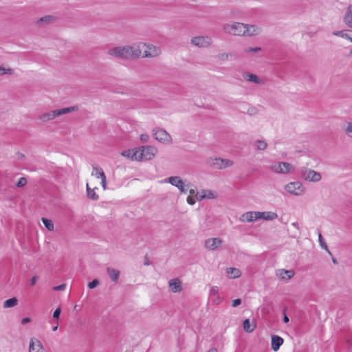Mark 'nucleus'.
Returning <instances> with one entry per match:
<instances>
[{
  "instance_id": "obj_57",
  "label": "nucleus",
  "mask_w": 352,
  "mask_h": 352,
  "mask_svg": "<svg viewBox=\"0 0 352 352\" xmlns=\"http://www.w3.org/2000/svg\"><path fill=\"white\" fill-rule=\"evenodd\" d=\"M57 329H58V325H56V326L54 327H53V329H52V330H53L54 331H56V330H57Z\"/></svg>"
},
{
  "instance_id": "obj_51",
  "label": "nucleus",
  "mask_w": 352,
  "mask_h": 352,
  "mask_svg": "<svg viewBox=\"0 0 352 352\" xmlns=\"http://www.w3.org/2000/svg\"><path fill=\"white\" fill-rule=\"evenodd\" d=\"M189 192H190V195L189 196H193L194 197V196H196V193L197 192H196V190H194V189H190L189 190Z\"/></svg>"
},
{
  "instance_id": "obj_44",
  "label": "nucleus",
  "mask_w": 352,
  "mask_h": 352,
  "mask_svg": "<svg viewBox=\"0 0 352 352\" xmlns=\"http://www.w3.org/2000/svg\"><path fill=\"white\" fill-rule=\"evenodd\" d=\"M61 312V309L60 307H58L55 309L53 314V317L56 319H58L60 317V314Z\"/></svg>"
},
{
  "instance_id": "obj_4",
  "label": "nucleus",
  "mask_w": 352,
  "mask_h": 352,
  "mask_svg": "<svg viewBox=\"0 0 352 352\" xmlns=\"http://www.w3.org/2000/svg\"><path fill=\"white\" fill-rule=\"evenodd\" d=\"M138 47V58L142 57H156L161 54V49L153 45H146L144 43H136Z\"/></svg>"
},
{
  "instance_id": "obj_32",
  "label": "nucleus",
  "mask_w": 352,
  "mask_h": 352,
  "mask_svg": "<svg viewBox=\"0 0 352 352\" xmlns=\"http://www.w3.org/2000/svg\"><path fill=\"white\" fill-rule=\"evenodd\" d=\"M42 221H43L44 226H45V228L49 231L54 230V223L51 220L43 217V218H42Z\"/></svg>"
},
{
  "instance_id": "obj_1",
  "label": "nucleus",
  "mask_w": 352,
  "mask_h": 352,
  "mask_svg": "<svg viewBox=\"0 0 352 352\" xmlns=\"http://www.w3.org/2000/svg\"><path fill=\"white\" fill-rule=\"evenodd\" d=\"M138 47L136 43L132 45L119 46L111 48L108 50V54L111 56L120 59H131L138 58Z\"/></svg>"
},
{
  "instance_id": "obj_14",
  "label": "nucleus",
  "mask_w": 352,
  "mask_h": 352,
  "mask_svg": "<svg viewBox=\"0 0 352 352\" xmlns=\"http://www.w3.org/2000/svg\"><path fill=\"white\" fill-rule=\"evenodd\" d=\"M223 241L219 238H210L205 241V247L209 250H215L221 245Z\"/></svg>"
},
{
  "instance_id": "obj_36",
  "label": "nucleus",
  "mask_w": 352,
  "mask_h": 352,
  "mask_svg": "<svg viewBox=\"0 0 352 352\" xmlns=\"http://www.w3.org/2000/svg\"><path fill=\"white\" fill-rule=\"evenodd\" d=\"M260 51H261V48L258 47H248V48L244 49V50H243L244 53H245V54H249V53H251V52L257 53V52H258Z\"/></svg>"
},
{
  "instance_id": "obj_31",
  "label": "nucleus",
  "mask_w": 352,
  "mask_h": 352,
  "mask_svg": "<svg viewBox=\"0 0 352 352\" xmlns=\"http://www.w3.org/2000/svg\"><path fill=\"white\" fill-rule=\"evenodd\" d=\"M351 30H340V31H334L333 32V34L334 36H337L343 38H345L346 40H349V33Z\"/></svg>"
},
{
  "instance_id": "obj_29",
  "label": "nucleus",
  "mask_w": 352,
  "mask_h": 352,
  "mask_svg": "<svg viewBox=\"0 0 352 352\" xmlns=\"http://www.w3.org/2000/svg\"><path fill=\"white\" fill-rule=\"evenodd\" d=\"M243 329L248 333L252 332L256 328V325L254 323H251L249 319H245L243 321Z\"/></svg>"
},
{
  "instance_id": "obj_52",
  "label": "nucleus",
  "mask_w": 352,
  "mask_h": 352,
  "mask_svg": "<svg viewBox=\"0 0 352 352\" xmlns=\"http://www.w3.org/2000/svg\"><path fill=\"white\" fill-rule=\"evenodd\" d=\"M347 343L349 344V352H351V351H352V340H349L347 341Z\"/></svg>"
},
{
  "instance_id": "obj_10",
  "label": "nucleus",
  "mask_w": 352,
  "mask_h": 352,
  "mask_svg": "<svg viewBox=\"0 0 352 352\" xmlns=\"http://www.w3.org/2000/svg\"><path fill=\"white\" fill-rule=\"evenodd\" d=\"M285 188L287 192L294 195H300L305 192L302 185L298 182H291Z\"/></svg>"
},
{
  "instance_id": "obj_18",
  "label": "nucleus",
  "mask_w": 352,
  "mask_h": 352,
  "mask_svg": "<svg viewBox=\"0 0 352 352\" xmlns=\"http://www.w3.org/2000/svg\"><path fill=\"white\" fill-rule=\"evenodd\" d=\"M29 352H45V350L39 340L32 339L30 343Z\"/></svg>"
},
{
  "instance_id": "obj_53",
  "label": "nucleus",
  "mask_w": 352,
  "mask_h": 352,
  "mask_svg": "<svg viewBox=\"0 0 352 352\" xmlns=\"http://www.w3.org/2000/svg\"><path fill=\"white\" fill-rule=\"evenodd\" d=\"M217 298L216 299L214 300V302L217 305L219 304L221 302V298L218 296H216Z\"/></svg>"
},
{
  "instance_id": "obj_56",
  "label": "nucleus",
  "mask_w": 352,
  "mask_h": 352,
  "mask_svg": "<svg viewBox=\"0 0 352 352\" xmlns=\"http://www.w3.org/2000/svg\"><path fill=\"white\" fill-rule=\"evenodd\" d=\"M208 352H217V350L214 348L210 349Z\"/></svg>"
},
{
  "instance_id": "obj_17",
  "label": "nucleus",
  "mask_w": 352,
  "mask_h": 352,
  "mask_svg": "<svg viewBox=\"0 0 352 352\" xmlns=\"http://www.w3.org/2000/svg\"><path fill=\"white\" fill-rule=\"evenodd\" d=\"M258 219V217L257 215V211H250L243 214L239 220L242 222H248L250 223L255 220Z\"/></svg>"
},
{
  "instance_id": "obj_37",
  "label": "nucleus",
  "mask_w": 352,
  "mask_h": 352,
  "mask_svg": "<svg viewBox=\"0 0 352 352\" xmlns=\"http://www.w3.org/2000/svg\"><path fill=\"white\" fill-rule=\"evenodd\" d=\"M318 239H319V242H320V244L321 247L322 248H324V250H326L328 252H329V250L328 249L327 245L324 242V239L322 238V234L320 233H319Z\"/></svg>"
},
{
  "instance_id": "obj_2",
  "label": "nucleus",
  "mask_w": 352,
  "mask_h": 352,
  "mask_svg": "<svg viewBox=\"0 0 352 352\" xmlns=\"http://www.w3.org/2000/svg\"><path fill=\"white\" fill-rule=\"evenodd\" d=\"M157 149L152 146H143L135 149L133 152L132 160L138 161L149 160L155 157Z\"/></svg>"
},
{
  "instance_id": "obj_40",
  "label": "nucleus",
  "mask_w": 352,
  "mask_h": 352,
  "mask_svg": "<svg viewBox=\"0 0 352 352\" xmlns=\"http://www.w3.org/2000/svg\"><path fill=\"white\" fill-rule=\"evenodd\" d=\"M99 280L98 279H94L91 282L88 283V287L89 289H94L96 287L99 285Z\"/></svg>"
},
{
  "instance_id": "obj_34",
  "label": "nucleus",
  "mask_w": 352,
  "mask_h": 352,
  "mask_svg": "<svg viewBox=\"0 0 352 352\" xmlns=\"http://www.w3.org/2000/svg\"><path fill=\"white\" fill-rule=\"evenodd\" d=\"M230 56H231V54L227 53V52H223V53L218 54L217 56V58L221 61H226V60H228Z\"/></svg>"
},
{
  "instance_id": "obj_41",
  "label": "nucleus",
  "mask_w": 352,
  "mask_h": 352,
  "mask_svg": "<svg viewBox=\"0 0 352 352\" xmlns=\"http://www.w3.org/2000/svg\"><path fill=\"white\" fill-rule=\"evenodd\" d=\"M27 184V180L25 177H21L16 183L18 187H23Z\"/></svg>"
},
{
  "instance_id": "obj_3",
  "label": "nucleus",
  "mask_w": 352,
  "mask_h": 352,
  "mask_svg": "<svg viewBox=\"0 0 352 352\" xmlns=\"http://www.w3.org/2000/svg\"><path fill=\"white\" fill-rule=\"evenodd\" d=\"M78 110V107L77 106L70 107L62 108L60 109L52 110L48 112L43 113L41 114L38 117V119L43 122H47L50 120H54V118L63 116L66 113H69L73 111H76Z\"/></svg>"
},
{
  "instance_id": "obj_33",
  "label": "nucleus",
  "mask_w": 352,
  "mask_h": 352,
  "mask_svg": "<svg viewBox=\"0 0 352 352\" xmlns=\"http://www.w3.org/2000/svg\"><path fill=\"white\" fill-rule=\"evenodd\" d=\"M255 146L258 150L263 151L267 148V144L264 140H257L255 142Z\"/></svg>"
},
{
  "instance_id": "obj_55",
  "label": "nucleus",
  "mask_w": 352,
  "mask_h": 352,
  "mask_svg": "<svg viewBox=\"0 0 352 352\" xmlns=\"http://www.w3.org/2000/svg\"><path fill=\"white\" fill-rule=\"evenodd\" d=\"M349 34H349L350 36H349V41H350L352 43V30H351Z\"/></svg>"
},
{
  "instance_id": "obj_7",
  "label": "nucleus",
  "mask_w": 352,
  "mask_h": 352,
  "mask_svg": "<svg viewBox=\"0 0 352 352\" xmlns=\"http://www.w3.org/2000/svg\"><path fill=\"white\" fill-rule=\"evenodd\" d=\"M190 43L196 47L206 48L212 45L213 41L210 36H199L192 37L190 40Z\"/></svg>"
},
{
  "instance_id": "obj_60",
  "label": "nucleus",
  "mask_w": 352,
  "mask_h": 352,
  "mask_svg": "<svg viewBox=\"0 0 352 352\" xmlns=\"http://www.w3.org/2000/svg\"><path fill=\"white\" fill-rule=\"evenodd\" d=\"M351 54H352V50L351 51Z\"/></svg>"
},
{
  "instance_id": "obj_30",
  "label": "nucleus",
  "mask_w": 352,
  "mask_h": 352,
  "mask_svg": "<svg viewBox=\"0 0 352 352\" xmlns=\"http://www.w3.org/2000/svg\"><path fill=\"white\" fill-rule=\"evenodd\" d=\"M18 304V299L15 297L9 298L3 302L4 308L14 307Z\"/></svg>"
},
{
  "instance_id": "obj_11",
  "label": "nucleus",
  "mask_w": 352,
  "mask_h": 352,
  "mask_svg": "<svg viewBox=\"0 0 352 352\" xmlns=\"http://www.w3.org/2000/svg\"><path fill=\"white\" fill-rule=\"evenodd\" d=\"M168 182L173 186L177 187L182 193H186L188 186L184 184V181L179 177H170Z\"/></svg>"
},
{
  "instance_id": "obj_16",
  "label": "nucleus",
  "mask_w": 352,
  "mask_h": 352,
  "mask_svg": "<svg viewBox=\"0 0 352 352\" xmlns=\"http://www.w3.org/2000/svg\"><path fill=\"white\" fill-rule=\"evenodd\" d=\"M197 199L201 201L205 199H214L216 198L215 193L210 190H202L196 193Z\"/></svg>"
},
{
  "instance_id": "obj_6",
  "label": "nucleus",
  "mask_w": 352,
  "mask_h": 352,
  "mask_svg": "<svg viewBox=\"0 0 352 352\" xmlns=\"http://www.w3.org/2000/svg\"><path fill=\"white\" fill-rule=\"evenodd\" d=\"M207 164L214 169L222 170L230 167L234 164L232 160L221 157L210 158Z\"/></svg>"
},
{
  "instance_id": "obj_58",
  "label": "nucleus",
  "mask_w": 352,
  "mask_h": 352,
  "mask_svg": "<svg viewBox=\"0 0 352 352\" xmlns=\"http://www.w3.org/2000/svg\"><path fill=\"white\" fill-rule=\"evenodd\" d=\"M148 261H146V263H144L145 265H148Z\"/></svg>"
},
{
  "instance_id": "obj_5",
  "label": "nucleus",
  "mask_w": 352,
  "mask_h": 352,
  "mask_svg": "<svg viewBox=\"0 0 352 352\" xmlns=\"http://www.w3.org/2000/svg\"><path fill=\"white\" fill-rule=\"evenodd\" d=\"M245 23L230 21L222 25V30L226 33L232 36H243L244 34L243 29Z\"/></svg>"
},
{
  "instance_id": "obj_38",
  "label": "nucleus",
  "mask_w": 352,
  "mask_h": 352,
  "mask_svg": "<svg viewBox=\"0 0 352 352\" xmlns=\"http://www.w3.org/2000/svg\"><path fill=\"white\" fill-rule=\"evenodd\" d=\"M345 133L352 138V122H349L344 130Z\"/></svg>"
},
{
  "instance_id": "obj_25",
  "label": "nucleus",
  "mask_w": 352,
  "mask_h": 352,
  "mask_svg": "<svg viewBox=\"0 0 352 352\" xmlns=\"http://www.w3.org/2000/svg\"><path fill=\"white\" fill-rule=\"evenodd\" d=\"M344 22L349 27L352 28V5H349L344 16Z\"/></svg>"
},
{
  "instance_id": "obj_13",
  "label": "nucleus",
  "mask_w": 352,
  "mask_h": 352,
  "mask_svg": "<svg viewBox=\"0 0 352 352\" xmlns=\"http://www.w3.org/2000/svg\"><path fill=\"white\" fill-rule=\"evenodd\" d=\"M245 32L243 36H254L258 35L261 32V28L256 25L245 23Z\"/></svg>"
},
{
  "instance_id": "obj_22",
  "label": "nucleus",
  "mask_w": 352,
  "mask_h": 352,
  "mask_svg": "<svg viewBox=\"0 0 352 352\" xmlns=\"http://www.w3.org/2000/svg\"><path fill=\"white\" fill-rule=\"evenodd\" d=\"M244 78L246 80L257 85H264L265 83L263 80L261 79L258 76L254 74L248 73L244 75Z\"/></svg>"
},
{
  "instance_id": "obj_49",
  "label": "nucleus",
  "mask_w": 352,
  "mask_h": 352,
  "mask_svg": "<svg viewBox=\"0 0 352 352\" xmlns=\"http://www.w3.org/2000/svg\"><path fill=\"white\" fill-rule=\"evenodd\" d=\"M38 279V278L36 276H33V277L31 278L30 284H31L32 285H34L36 283V282H37Z\"/></svg>"
},
{
  "instance_id": "obj_26",
  "label": "nucleus",
  "mask_w": 352,
  "mask_h": 352,
  "mask_svg": "<svg viewBox=\"0 0 352 352\" xmlns=\"http://www.w3.org/2000/svg\"><path fill=\"white\" fill-rule=\"evenodd\" d=\"M107 272L112 281L116 283L118 280L120 274L119 270L108 267L107 268Z\"/></svg>"
},
{
  "instance_id": "obj_45",
  "label": "nucleus",
  "mask_w": 352,
  "mask_h": 352,
  "mask_svg": "<svg viewBox=\"0 0 352 352\" xmlns=\"http://www.w3.org/2000/svg\"><path fill=\"white\" fill-rule=\"evenodd\" d=\"M66 288L65 284H61L60 285L56 286L53 288L55 291H63Z\"/></svg>"
},
{
  "instance_id": "obj_59",
  "label": "nucleus",
  "mask_w": 352,
  "mask_h": 352,
  "mask_svg": "<svg viewBox=\"0 0 352 352\" xmlns=\"http://www.w3.org/2000/svg\"><path fill=\"white\" fill-rule=\"evenodd\" d=\"M148 261H146V263H144L145 265H148Z\"/></svg>"
},
{
  "instance_id": "obj_48",
  "label": "nucleus",
  "mask_w": 352,
  "mask_h": 352,
  "mask_svg": "<svg viewBox=\"0 0 352 352\" xmlns=\"http://www.w3.org/2000/svg\"><path fill=\"white\" fill-rule=\"evenodd\" d=\"M149 139V137L147 134H142L140 135V140L142 142H146Z\"/></svg>"
},
{
  "instance_id": "obj_42",
  "label": "nucleus",
  "mask_w": 352,
  "mask_h": 352,
  "mask_svg": "<svg viewBox=\"0 0 352 352\" xmlns=\"http://www.w3.org/2000/svg\"><path fill=\"white\" fill-rule=\"evenodd\" d=\"M134 151H135V149H133V150L129 149V150L123 151L122 153V155L124 157H131L132 159L133 152H134Z\"/></svg>"
},
{
  "instance_id": "obj_50",
  "label": "nucleus",
  "mask_w": 352,
  "mask_h": 352,
  "mask_svg": "<svg viewBox=\"0 0 352 352\" xmlns=\"http://www.w3.org/2000/svg\"><path fill=\"white\" fill-rule=\"evenodd\" d=\"M31 321V319L30 318H24L21 320V324H25L27 323H29Z\"/></svg>"
},
{
  "instance_id": "obj_46",
  "label": "nucleus",
  "mask_w": 352,
  "mask_h": 352,
  "mask_svg": "<svg viewBox=\"0 0 352 352\" xmlns=\"http://www.w3.org/2000/svg\"><path fill=\"white\" fill-rule=\"evenodd\" d=\"M101 179V185L104 190L107 189V178L106 176L103 177Z\"/></svg>"
},
{
  "instance_id": "obj_12",
  "label": "nucleus",
  "mask_w": 352,
  "mask_h": 352,
  "mask_svg": "<svg viewBox=\"0 0 352 352\" xmlns=\"http://www.w3.org/2000/svg\"><path fill=\"white\" fill-rule=\"evenodd\" d=\"M302 177L309 182H318L321 180L322 176L320 173L311 169H305L302 172Z\"/></svg>"
},
{
  "instance_id": "obj_28",
  "label": "nucleus",
  "mask_w": 352,
  "mask_h": 352,
  "mask_svg": "<svg viewBox=\"0 0 352 352\" xmlns=\"http://www.w3.org/2000/svg\"><path fill=\"white\" fill-rule=\"evenodd\" d=\"M86 188H87V197H88L89 199H92L94 201H96V200H98L99 199V196L95 192V190L98 189L97 188L91 189L89 186L88 184H87Z\"/></svg>"
},
{
  "instance_id": "obj_24",
  "label": "nucleus",
  "mask_w": 352,
  "mask_h": 352,
  "mask_svg": "<svg viewBox=\"0 0 352 352\" xmlns=\"http://www.w3.org/2000/svg\"><path fill=\"white\" fill-rule=\"evenodd\" d=\"M226 274L229 278L233 279L241 276V272L239 269L235 267H228L226 269Z\"/></svg>"
},
{
  "instance_id": "obj_23",
  "label": "nucleus",
  "mask_w": 352,
  "mask_h": 352,
  "mask_svg": "<svg viewBox=\"0 0 352 352\" xmlns=\"http://www.w3.org/2000/svg\"><path fill=\"white\" fill-rule=\"evenodd\" d=\"M168 284L171 291L174 293L179 292L182 290V283L177 278L170 280Z\"/></svg>"
},
{
  "instance_id": "obj_39",
  "label": "nucleus",
  "mask_w": 352,
  "mask_h": 352,
  "mask_svg": "<svg viewBox=\"0 0 352 352\" xmlns=\"http://www.w3.org/2000/svg\"><path fill=\"white\" fill-rule=\"evenodd\" d=\"M219 288L217 286H213L210 288L209 292L210 296H216L218 295Z\"/></svg>"
},
{
  "instance_id": "obj_43",
  "label": "nucleus",
  "mask_w": 352,
  "mask_h": 352,
  "mask_svg": "<svg viewBox=\"0 0 352 352\" xmlns=\"http://www.w3.org/2000/svg\"><path fill=\"white\" fill-rule=\"evenodd\" d=\"M186 201L190 205H194L196 202L195 199L193 196H188Z\"/></svg>"
},
{
  "instance_id": "obj_15",
  "label": "nucleus",
  "mask_w": 352,
  "mask_h": 352,
  "mask_svg": "<svg viewBox=\"0 0 352 352\" xmlns=\"http://www.w3.org/2000/svg\"><path fill=\"white\" fill-rule=\"evenodd\" d=\"M295 272L294 270L285 269H278L276 271V276L283 280H288L294 277Z\"/></svg>"
},
{
  "instance_id": "obj_54",
  "label": "nucleus",
  "mask_w": 352,
  "mask_h": 352,
  "mask_svg": "<svg viewBox=\"0 0 352 352\" xmlns=\"http://www.w3.org/2000/svg\"><path fill=\"white\" fill-rule=\"evenodd\" d=\"M289 319L288 316H287L286 315H285V316H284V318H283V321H284V322L287 323V322H289Z\"/></svg>"
},
{
  "instance_id": "obj_9",
  "label": "nucleus",
  "mask_w": 352,
  "mask_h": 352,
  "mask_svg": "<svg viewBox=\"0 0 352 352\" xmlns=\"http://www.w3.org/2000/svg\"><path fill=\"white\" fill-rule=\"evenodd\" d=\"M271 170L276 173L286 174L294 170L293 166L288 162H279L271 166Z\"/></svg>"
},
{
  "instance_id": "obj_27",
  "label": "nucleus",
  "mask_w": 352,
  "mask_h": 352,
  "mask_svg": "<svg viewBox=\"0 0 352 352\" xmlns=\"http://www.w3.org/2000/svg\"><path fill=\"white\" fill-rule=\"evenodd\" d=\"M91 175L100 179H102L103 177L106 176L102 168L98 166H93Z\"/></svg>"
},
{
  "instance_id": "obj_8",
  "label": "nucleus",
  "mask_w": 352,
  "mask_h": 352,
  "mask_svg": "<svg viewBox=\"0 0 352 352\" xmlns=\"http://www.w3.org/2000/svg\"><path fill=\"white\" fill-rule=\"evenodd\" d=\"M153 136L155 140L162 143L170 144L172 142L171 136L163 129L155 128L153 129Z\"/></svg>"
},
{
  "instance_id": "obj_20",
  "label": "nucleus",
  "mask_w": 352,
  "mask_h": 352,
  "mask_svg": "<svg viewBox=\"0 0 352 352\" xmlns=\"http://www.w3.org/2000/svg\"><path fill=\"white\" fill-rule=\"evenodd\" d=\"M257 215L259 219H262L265 221H272L278 218V214L276 212L267 211V212H257Z\"/></svg>"
},
{
  "instance_id": "obj_19",
  "label": "nucleus",
  "mask_w": 352,
  "mask_h": 352,
  "mask_svg": "<svg viewBox=\"0 0 352 352\" xmlns=\"http://www.w3.org/2000/svg\"><path fill=\"white\" fill-rule=\"evenodd\" d=\"M56 21V17L52 15H47L38 19L36 21V24L39 27H43L46 25L51 24Z\"/></svg>"
},
{
  "instance_id": "obj_35",
  "label": "nucleus",
  "mask_w": 352,
  "mask_h": 352,
  "mask_svg": "<svg viewBox=\"0 0 352 352\" xmlns=\"http://www.w3.org/2000/svg\"><path fill=\"white\" fill-rule=\"evenodd\" d=\"M14 71L11 68H6L0 66V76H3L4 74H9L12 75L13 74Z\"/></svg>"
},
{
  "instance_id": "obj_21",
  "label": "nucleus",
  "mask_w": 352,
  "mask_h": 352,
  "mask_svg": "<svg viewBox=\"0 0 352 352\" xmlns=\"http://www.w3.org/2000/svg\"><path fill=\"white\" fill-rule=\"evenodd\" d=\"M283 344V339L281 337L276 336V335L272 336L271 345H272V349L274 351H277L280 349V346Z\"/></svg>"
},
{
  "instance_id": "obj_47",
  "label": "nucleus",
  "mask_w": 352,
  "mask_h": 352,
  "mask_svg": "<svg viewBox=\"0 0 352 352\" xmlns=\"http://www.w3.org/2000/svg\"><path fill=\"white\" fill-rule=\"evenodd\" d=\"M241 300L239 299V298H237V299H234L232 300V307H236L237 306H239V305H241Z\"/></svg>"
}]
</instances>
